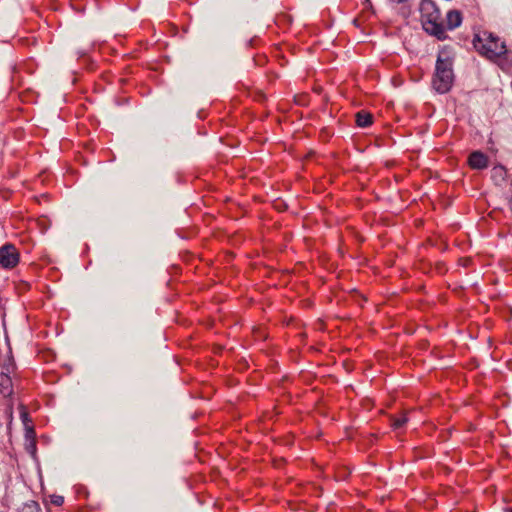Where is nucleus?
Listing matches in <instances>:
<instances>
[{"instance_id": "3", "label": "nucleus", "mask_w": 512, "mask_h": 512, "mask_svg": "<svg viewBox=\"0 0 512 512\" xmlns=\"http://www.w3.org/2000/svg\"><path fill=\"white\" fill-rule=\"evenodd\" d=\"M452 64V59L450 57H443V53H439L432 85L440 94H445L452 88L454 80Z\"/></svg>"}, {"instance_id": "1", "label": "nucleus", "mask_w": 512, "mask_h": 512, "mask_svg": "<svg viewBox=\"0 0 512 512\" xmlns=\"http://www.w3.org/2000/svg\"><path fill=\"white\" fill-rule=\"evenodd\" d=\"M423 29L438 40H445L447 34L441 22V12L433 0H422L420 4Z\"/></svg>"}, {"instance_id": "6", "label": "nucleus", "mask_w": 512, "mask_h": 512, "mask_svg": "<svg viewBox=\"0 0 512 512\" xmlns=\"http://www.w3.org/2000/svg\"><path fill=\"white\" fill-rule=\"evenodd\" d=\"M13 392L12 379L7 373H0V394L3 397H8Z\"/></svg>"}, {"instance_id": "8", "label": "nucleus", "mask_w": 512, "mask_h": 512, "mask_svg": "<svg viewBox=\"0 0 512 512\" xmlns=\"http://www.w3.org/2000/svg\"><path fill=\"white\" fill-rule=\"evenodd\" d=\"M355 117H356V124L358 127L366 128L373 123L372 114H370L364 110L356 113Z\"/></svg>"}, {"instance_id": "7", "label": "nucleus", "mask_w": 512, "mask_h": 512, "mask_svg": "<svg viewBox=\"0 0 512 512\" xmlns=\"http://www.w3.org/2000/svg\"><path fill=\"white\" fill-rule=\"evenodd\" d=\"M447 28L452 30L462 23V13L459 10H450L446 16Z\"/></svg>"}, {"instance_id": "13", "label": "nucleus", "mask_w": 512, "mask_h": 512, "mask_svg": "<svg viewBox=\"0 0 512 512\" xmlns=\"http://www.w3.org/2000/svg\"><path fill=\"white\" fill-rule=\"evenodd\" d=\"M26 438H27V439H32V440H33V442L31 443V447H32L33 449H35V442H34V438H35V431H34V429H33V428H29V429H27V431H26Z\"/></svg>"}, {"instance_id": "4", "label": "nucleus", "mask_w": 512, "mask_h": 512, "mask_svg": "<svg viewBox=\"0 0 512 512\" xmlns=\"http://www.w3.org/2000/svg\"><path fill=\"white\" fill-rule=\"evenodd\" d=\"M19 262V253L15 246L10 243H6L0 248V265L3 268L11 269L14 268Z\"/></svg>"}, {"instance_id": "12", "label": "nucleus", "mask_w": 512, "mask_h": 512, "mask_svg": "<svg viewBox=\"0 0 512 512\" xmlns=\"http://www.w3.org/2000/svg\"><path fill=\"white\" fill-rule=\"evenodd\" d=\"M50 498L51 503L56 506H61L64 503V497L61 495H52Z\"/></svg>"}, {"instance_id": "9", "label": "nucleus", "mask_w": 512, "mask_h": 512, "mask_svg": "<svg viewBox=\"0 0 512 512\" xmlns=\"http://www.w3.org/2000/svg\"><path fill=\"white\" fill-rule=\"evenodd\" d=\"M491 173H492V178L496 182L504 181L505 178H506V174H507L505 167L502 166V165H498V166L493 167Z\"/></svg>"}, {"instance_id": "15", "label": "nucleus", "mask_w": 512, "mask_h": 512, "mask_svg": "<svg viewBox=\"0 0 512 512\" xmlns=\"http://www.w3.org/2000/svg\"><path fill=\"white\" fill-rule=\"evenodd\" d=\"M505 512H512V507L506 508Z\"/></svg>"}, {"instance_id": "16", "label": "nucleus", "mask_w": 512, "mask_h": 512, "mask_svg": "<svg viewBox=\"0 0 512 512\" xmlns=\"http://www.w3.org/2000/svg\"><path fill=\"white\" fill-rule=\"evenodd\" d=\"M253 42H254V39H250V40H249V42H248V44H249V45H253Z\"/></svg>"}, {"instance_id": "17", "label": "nucleus", "mask_w": 512, "mask_h": 512, "mask_svg": "<svg viewBox=\"0 0 512 512\" xmlns=\"http://www.w3.org/2000/svg\"><path fill=\"white\" fill-rule=\"evenodd\" d=\"M510 210L512 212V197H511V200H510Z\"/></svg>"}, {"instance_id": "2", "label": "nucleus", "mask_w": 512, "mask_h": 512, "mask_svg": "<svg viewBox=\"0 0 512 512\" xmlns=\"http://www.w3.org/2000/svg\"><path fill=\"white\" fill-rule=\"evenodd\" d=\"M474 48L487 59L493 60L507 54L504 41L492 32L483 31L475 34L473 39Z\"/></svg>"}, {"instance_id": "14", "label": "nucleus", "mask_w": 512, "mask_h": 512, "mask_svg": "<svg viewBox=\"0 0 512 512\" xmlns=\"http://www.w3.org/2000/svg\"><path fill=\"white\" fill-rule=\"evenodd\" d=\"M365 4L367 5V7L371 8L372 7V3L370 0H365Z\"/></svg>"}, {"instance_id": "10", "label": "nucleus", "mask_w": 512, "mask_h": 512, "mask_svg": "<svg viewBox=\"0 0 512 512\" xmlns=\"http://www.w3.org/2000/svg\"><path fill=\"white\" fill-rule=\"evenodd\" d=\"M18 512H41V507L36 501L25 503Z\"/></svg>"}, {"instance_id": "11", "label": "nucleus", "mask_w": 512, "mask_h": 512, "mask_svg": "<svg viewBox=\"0 0 512 512\" xmlns=\"http://www.w3.org/2000/svg\"><path fill=\"white\" fill-rule=\"evenodd\" d=\"M407 417L405 415L401 416V417H398V418H392V427L394 429H399L401 428L406 422H407Z\"/></svg>"}, {"instance_id": "5", "label": "nucleus", "mask_w": 512, "mask_h": 512, "mask_svg": "<svg viewBox=\"0 0 512 512\" xmlns=\"http://www.w3.org/2000/svg\"><path fill=\"white\" fill-rule=\"evenodd\" d=\"M468 163L473 169H484L488 166V157L481 151H474L470 154Z\"/></svg>"}]
</instances>
